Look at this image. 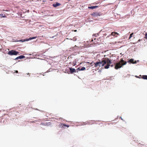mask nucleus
<instances>
[{"label":"nucleus","mask_w":147,"mask_h":147,"mask_svg":"<svg viewBox=\"0 0 147 147\" xmlns=\"http://www.w3.org/2000/svg\"><path fill=\"white\" fill-rule=\"evenodd\" d=\"M99 61H97L95 63H94V67L99 68V67H102L105 65V64H107V65L105 66L104 68L105 69H108L110 66V64L112 63L111 61L108 58H103L101 61L99 60Z\"/></svg>","instance_id":"nucleus-1"},{"label":"nucleus","mask_w":147,"mask_h":147,"mask_svg":"<svg viewBox=\"0 0 147 147\" xmlns=\"http://www.w3.org/2000/svg\"><path fill=\"white\" fill-rule=\"evenodd\" d=\"M127 62L125 61L123 59H121L120 61L117 63L115 66V68L116 69L121 68L122 66L126 64Z\"/></svg>","instance_id":"nucleus-2"},{"label":"nucleus","mask_w":147,"mask_h":147,"mask_svg":"<svg viewBox=\"0 0 147 147\" xmlns=\"http://www.w3.org/2000/svg\"><path fill=\"white\" fill-rule=\"evenodd\" d=\"M18 53L19 52H18L12 50L9 51L8 53V54L10 55H17Z\"/></svg>","instance_id":"nucleus-3"},{"label":"nucleus","mask_w":147,"mask_h":147,"mask_svg":"<svg viewBox=\"0 0 147 147\" xmlns=\"http://www.w3.org/2000/svg\"><path fill=\"white\" fill-rule=\"evenodd\" d=\"M91 15L94 17L100 16V14L99 12H94Z\"/></svg>","instance_id":"nucleus-4"},{"label":"nucleus","mask_w":147,"mask_h":147,"mask_svg":"<svg viewBox=\"0 0 147 147\" xmlns=\"http://www.w3.org/2000/svg\"><path fill=\"white\" fill-rule=\"evenodd\" d=\"M59 126L62 128H64L66 126L67 127H69V126L68 125H66L65 124H63L62 123H60V124H59Z\"/></svg>","instance_id":"nucleus-5"},{"label":"nucleus","mask_w":147,"mask_h":147,"mask_svg":"<svg viewBox=\"0 0 147 147\" xmlns=\"http://www.w3.org/2000/svg\"><path fill=\"white\" fill-rule=\"evenodd\" d=\"M110 35H112L114 36H115L116 37H117L118 36H119V34L116 32H112Z\"/></svg>","instance_id":"nucleus-6"},{"label":"nucleus","mask_w":147,"mask_h":147,"mask_svg":"<svg viewBox=\"0 0 147 147\" xmlns=\"http://www.w3.org/2000/svg\"><path fill=\"white\" fill-rule=\"evenodd\" d=\"M69 69L70 70V72L71 74H73L74 72H76V70L74 68H73L71 67H69Z\"/></svg>","instance_id":"nucleus-7"},{"label":"nucleus","mask_w":147,"mask_h":147,"mask_svg":"<svg viewBox=\"0 0 147 147\" xmlns=\"http://www.w3.org/2000/svg\"><path fill=\"white\" fill-rule=\"evenodd\" d=\"M61 5L60 3L58 2H56L55 4H53L52 5L53 6L55 7H56L57 6H60Z\"/></svg>","instance_id":"nucleus-8"},{"label":"nucleus","mask_w":147,"mask_h":147,"mask_svg":"<svg viewBox=\"0 0 147 147\" xmlns=\"http://www.w3.org/2000/svg\"><path fill=\"white\" fill-rule=\"evenodd\" d=\"M86 68L84 67H79L77 69V70H79V71H83L85 70Z\"/></svg>","instance_id":"nucleus-9"},{"label":"nucleus","mask_w":147,"mask_h":147,"mask_svg":"<svg viewBox=\"0 0 147 147\" xmlns=\"http://www.w3.org/2000/svg\"><path fill=\"white\" fill-rule=\"evenodd\" d=\"M98 7V6H89L88 7V9H93Z\"/></svg>","instance_id":"nucleus-10"},{"label":"nucleus","mask_w":147,"mask_h":147,"mask_svg":"<svg viewBox=\"0 0 147 147\" xmlns=\"http://www.w3.org/2000/svg\"><path fill=\"white\" fill-rule=\"evenodd\" d=\"M128 62L129 63H132L134 64V59H131L128 61Z\"/></svg>","instance_id":"nucleus-11"},{"label":"nucleus","mask_w":147,"mask_h":147,"mask_svg":"<svg viewBox=\"0 0 147 147\" xmlns=\"http://www.w3.org/2000/svg\"><path fill=\"white\" fill-rule=\"evenodd\" d=\"M24 57H25L24 56L21 55V56H20L17 57L15 59H23V58H24Z\"/></svg>","instance_id":"nucleus-12"},{"label":"nucleus","mask_w":147,"mask_h":147,"mask_svg":"<svg viewBox=\"0 0 147 147\" xmlns=\"http://www.w3.org/2000/svg\"><path fill=\"white\" fill-rule=\"evenodd\" d=\"M142 78L144 79L147 80V75H143L142 76Z\"/></svg>","instance_id":"nucleus-13"},{"label":"nucleus","mask_w":147,"mask_h":147,"mask_svg":"<svg viewBox=\"0 0 147 147\" xmlns=\"http://www.w3.org/2000/svg\"><path fill=\"white\" fill-rule=\"evenodd\" d=\"M6 16L5 15H3L2 14H0V18H6Z\"/></svg>","instance_id":"nucleus-14"},{"label":"nucleus","mask_w":147,"mask_h":147,"mask_svg":"<svg viewBox=\"0 0 147 147\" xmlns=\"http://www.w3.org/2000/svg\"><path fill=\"white\" fill-rule=\"evenodd\" d=\"M36 38H37V36H34V37H32V38H30L29 39H30V40H31V39H35Z\"/></svg>","instance_id":"nucleus-15"},{"label":"nucleus","mask_w":147,"mask_h":147,"mask_svg":"<svg viewBox=\"0 0 147 147\" xmlns=\"http://www.w3.org/2000/svg\"><path fill=\"white\" fill-rule=\"evenodd\" d=\"M134 34V33H132L130 35L129 38H130L131 37H132V36Z\"/></svg>","instance_id":"nucleus-16"},{"label":"nucleus","mask_w":147,"mask_h":147,"mask_svg":"<svg viewBox=\"0 0 147 147\" xmlns=\"http://www.w3.org/2000/svg\"><path fill=\"white\" fill-rule=\"evenodd\" d=\"M71 40H72V39H71ZM73 40L74 41H76L77 40V38L76 37L74 38Z\"/></svg>","instance_id":"nucleus-17"},{"label":"nucleus","mask_w":147,"mask_h":147,"mask_svg":"<svg viewBox=\"0 0 147 147\" xmlns=\"http://www.w3.org/2000/svg\"><path fill=\"white\" fill-rule=\"evenodd\" d=\"M145 36H146L145 37L147 39V33H146Z\"/></svg>","instance_id":"nucleus-18"},{"label":"nucleus","mask_w":147,"mask_h":147,"mask_svg":"<svg viewBox=\"0 0 147 147\" xmlns=\"http://www.w3.org/2000/svg\"><path fill=\"white\" fill-rule=\"evenodd\" d=\"M97 35V34H93V36H96Z\"/></svg>","instance_id":"nucleus-19"},{"label":"nucleus","mask_w":147,"mask_h":147,"mask_svg":"<svg viewBox=\"0 0 147 147\" xmlns=\"http://www.w3.org/2000/svg\"><path fill=\"white\" fill-rule=\"evenodd\" d=\"M15 71L16 73H18V71L17 70H16V71Z\"/></svg>","instance_id":"nucleus-20"},{"label":"nucleus","mask_w":147,"mask_h":147,"mask_svg":"<svg viewBox=\"0 0 147 147\" xmlns=\"http://www.w3.org/2000/svg\"><path fill=\"white\" fill-rule=\"evenodd\" d=\"M136 61H134V63H136Z\"/></svg>","instance_id":"nucleus-21"},{"label":"nucleus","mask_w":147,"mask_h":147,"mask_svg":"<svg viewBox=\"0 0 147 147\" xmlns=\"http://www.w3.org/2000/svg\"><path fill=\"white\" fill-rule=\"evenodd\" d=\"M111 67H112L113 66V65H111Z\"/></svg>","instance_id":"nucleus-22"},{"label":"nucleus","mask_w":147,"mask_h":147,"mask_svg":"<svg viewBox=\"0 0 147 147\" xmlns=\"http://www.w3.org/2000/svg\"><path fill=\"white\" fill-rule=\"evenodd\" d=\"M74 32H76L77 31V30H75L74 31Z\"/></svg>","instance_id":"nucleus-23"},{"label":"nucleus","mask_w":147,"mask_h":147,"mask_svg":"<svg viewBox=\"0 0 147 147\" xmlns=\"http://www.w3.org/2000/svg\"><path fill=\"white\" fill-rule=\"evenodd\" d=\"M93 63V62H92V63H90V64H92Z\"/></svg>","instance_id":"nucleus-24"},{"label":"nucleus","mask_w":147,"mask_h":147,"mask_svg":"<svg viewBox=\"0 0 147 147\" xmlns=\"http://www.w3.org/2000/svg\"><path fill=\"white\" fill-rule=\"evenodd\" d=\"M30 74H29V73H28V75H30Z\"/></svg>","instance_id":"nucleus-25"},{"label":"nucleus","mask_w":147,"mask_h":147,"mask_svg":"<svg viewBox=\"0 0 147 147\" xmlns=\"http://www.w3.org/2000/svg\"><path fill=\"white\" fill-rule=\"evenodd\" d=\"M97 4V3H94V4Z\"/></svg>","instance_id":"nucleus-26"},{"label":"nucleus","mask_w":147,"mask_h":147,"mask_svg":"<svg viewBox=\"0 0 147 147\" xmlns=\"http://www.w3.org/2000/svg\"><path fill=\"white\" fill-rule=\"evenodd\" d=\"M97 4V3H94V4Z\"/></svg>","instance_id":"nucleus-27"},{"label":"nucleus","mask_w":147,"mask_h":147,"mask_svg":"<svg viewBox=\"0 0 147 147\" xmlns=\"http://www.w3.org/2000/svg\"><path fill=\"white\" fill-rule=\"evenodd\" d=\"M53 0H50V1H53Z\"/></svg>","instance_id":"nucleus-28"},{"label":"nucleus","mask_w":147,"mask_h":147,"mask_svg":"<svg viewBox=\"0 0 147 147\" xmlns=\"http://www.w3.org/2000/svg\"><path fill=\"white\" fill-rule=\"evenodd\" d=\"M136 77H137V78H138V77H137V76H136Z\"/></svg>","instance_id":"nucleus-29"},{"label":"nucleus","mask_w":147,"mask_h":147,"mask_svg":"<svg viewBox=\"0 0 147 147\" xmlns=\"http://www.w3.org/2000/svg\"><path fill=\"white\" fill-rule=\"evenodd\" d=\"M140 76H141V75H140Z\"/></svg>","instance_id":"nucleus-30"}]
</instances>
